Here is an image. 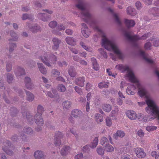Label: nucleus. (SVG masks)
I'll list each match as a JSON object with an SVG mask.
<instances>
[{"label": "nucleus", "mask_w": 159, "mask_h": 159, "mask_svg": "<svg viewBox=\"0 0 159 159\" xmlns=\"http://www.w3.org/2000/svg\"><path fill=\"white\" fill-rule=\"evenodd\" d=\"M93 28L98 33L99 35L102 37L101 43L102 46L107 50L113 52L120 59L122 58L123 55L115 42L108 39L104 32L96 25L94 24Z\"/></svg>", "instance_id": "nucleus-1"}, {"label": "nucleus", "mask_w": 159, "mask_h": 159, "mask_svg": "<svg viewBox=\"0 0 159 159\" xmlns=\"http://www.w3.org/2000/svg\"><path fill=\"white\" fill-rule=\"evenodd\" d=\"M124 35L128 39L134 44L139 40L146 39L149 36L150 34L149 33L145 34L141 37H139L137 35H133L130 32H126L125 33Z\"/></svg>", "instance_id": "nucleus-2"}, {"label": "nucleus", "mask_w": 159, "mask_h": 159, "mask_svg": "<svg viewBox=\"0 0 159 159\" xmlns=\"http://www.w3.org/2000/svg\"><path fill=\"white\" fill-rule=\"evenodd\" d=\"M77 7L81 10V17L84 20L87 21L88 20H90L91 19V16L89 13L88 10L85 9L84 4L81 2L77 5Z\"/></svg>", "instance_id": "nucleus-3"}, {"label": "nucleus", "mask_w": 159, "mask_h": 159, "mask_svg": "<svg viewBox=\"0 0 159 159\" xmlns=\"http://www.w3.org/2000/svg\"><path fill=\"white\" fill-rule=\"evenodd\" d=\"M48 56L47 54H44L42 57H40L39 59L46 65L48 66H51L57 61V58L54 55L50 57L49 59L47 58Z\"/></svg>", "instance_id": "nucleus-4"}, {"label": "nucleus", "mask_w": 159, "mask_h": 159, "mask_svg": "<svg viewBox=\"0 0 159 159\" xmlns=\"http://www.w3.org/2000/svg\"><path fill=\"white\" fill-rule=\"evenodd\" d=\"M45 13H39L38 15V18L43 21H48V19L50 17V16L49 14H50L52 13V11L46 10Z\"/></svg>", "instance_id": "nucleus-5"}, {"label": "nucleus", "mask_w": 159, "mask_h": 159, "mask_svg": "<svg viewBox=\"0 0 159 159\" xmlns=\"http://www.w3.org/2000/svg\"><path fill=\"white\" fill-rule=\"evenodd\" d=\"M134 151L136 156L140 158L144 157L146 156V153L144 150L140 147H136L134 148Z\"/></svg>", "instance_id": "nucleus-6"}, {"label": "nucleus", "mask_w": 159, "mask_h": 159, "mask_svg": "<svg viewBox=\"0 0 159 159\" xmlns=\"http://www.w3.org/2000/svg\"><path fill=\"white\" fill-rule=\"evenodd\" d=\"M63 136L62 133L59 131H57L55 133L54 143L56 146H59L61 144L60 139Z\"/></svg>", "instance_id": "nucleus-7"}, {"label": "nucleus", "mask_w": 159, "mask_h": 159, "mask_svg": "<svg viewBox=\"0 0 159 159\" xmlns=\"http://www.w3.org/2000/svg\"><path fill=\"white\" fill-rule=\"evenodd\" d=\"M125 114L127 117L131 120H135L137 118V114L133 110H127L126 111Z\"/></svg>", "instance_id": "nucleus-8"}, {"label": "nucleus", "mask_w": 159, "mask_h": 159, "mask_svg": "<svg viewBox=\"0 0 159 159\" xmlns=\"http://www.w3.org/2000/svg\"><path fill=\"white\" fill-rule=\"evenodd\" d=\"M139 54L148 63L150 64H153L154 63V61L151 59L148 58V55L146 54L142 50H140L139 51Z\"/></svg>", "instance_id": "nucleus-9"}, {"label": "nucleus", "mask_w": 159, "mask_h": 159, "mask_svg": "<svg viewBox=\"0 0 159 159\" xmlns=\"http://www.w3.org/2000/svg\"><path fill=\"white\" fill-rule=\"evenodd\" d=\"M136 88L134 85H129L126 89V91L129 95H134L136 92Z\"/></svg>", "instance_id": "nucleus-10"}, {"label": "nucleus", "mask_w": 159, "mask_h": 159, "mask_svg": "<svg viewBox=\"0 0 159 159\" xmlns=\"http://www.w3.org/2000/svg\"><path fill=\"white\" fill-rule=\"evenodd\" d=\"M35 120L36 123L38 126H41L43 124V120L42 116L40 115H36L35 116Z\"/></svg>", "instance_id": "nucleus-11"}, {"label": "nucleus", "mask_w": 159, "mask_h": 159, "mask_svg": "<svg viewBox=\"0 0 159 159\" xmlns=\"http://www.w3.org/2000/svg\"><path fill=\"white\" fill-rule=\"evenodd\" d=\"M82 27L81 29V32L83 35L86 38L88 37L89 35V33L88 32V28L86 25L84 24H82Z\"/></svg>", "instance_id": "nucleus-12"}, {"label": "nucleus", "mask_w": 159, "mask_h": 159, "mask_svg": "<svg viewBox=\"0 0 159 159\" xmlns=\"http://www.w3.org/2000/svg\"><path fill=\"white\" fill-rule=\"evenodd\" d=\"M34 156L35 159H41L44 158V157L43 152L40 150L35 151L34 154Z\"/></svg>", "instance_id": "nucleus-13"}, {"label": "nucleus", "mask_w": 159, "mask_h": 159, "mask_svg": "<svg viewBox=\"0 0 159 159\" xmlns=\"http://www.w3.org/2000/svg\"><path fill=\"white\" fill-rule=\"evenodd\" d=\"M53 45L52 46L53 49L56 50L58 49L61 40L56 38H54L52 39Z\"/></svg>", "instance_id": "nucleus-14"}, {"label": "nucleus", "mask_w": 159, "mask_h": 159, "mask_svg": "<svg viewBox=\"0 0 159 159\" xmlns=\"http://www.w3.org/2000/svg\"><path fill=\"white\" fill-rule=\"evenodd\" d=\"M85 81L84 77H80L77 78L75 81V84L81 87H83L84 84V82Z\"/></svg>", "instance_id": "nucleus-15"}, {"label": "nucleus", "mask_w": 159, "mask_h": 159, "mask_svg": "<svg viewBox=\"0 0 159 159\" xmlns=\"http://www.w3.org/2000/svg\"><path fill=\"white\" fill-rule=\"evenodd\" d=\"M15 72L17 77L25 74L24 69L23 68L18 67L15 70Z\"/></svg>", "instance_id": "nucleus-16"}, {"label": "nucleus", "mask_w": 159, "mask_h": 159, "mask_svg": "<svg viewBox=\"0 0 159 159\" xmlns=\"http://www.w3.org/2000/svg\"><path fill=\"white\" fill-rule=\"evenodd\" d=\"M25 82L26 86L28 89H30L32 88L33 84L31 83V79L29 77H26L25 78Z\"/></svg>", "instance_id": "nucleus-17"}, {"label": "nucleus", "mask_w": 159, "mask_h": 159, "mask_svg": "<svg viewBox=\"0 0 159 159\" xmlns=\"http://www.w3.org/2000/svg\"><path fill=\"white\" fill-rule=\"evenodd\" d=\"M70 150V148L69 146H65L61 150V153L62 156H65L69 152Z\"/></svg>", "instance_id": "nucleus-18"}, {"label": "nucleus", "mask_w": 159, "mask_h": 159, "mask_svg": "<svg viewBox=\"0 0 159 159\" xmlns=\"http://www.w3.org/2000/svg\"><path fill=\"white\" fill-rule=\"evenodd\" d=\"M38 66L40 72L43 74H45L47 73V70L45 67L42 63H38Z\"/></svg>", "instance_id": "nucleus-19"}, {"label": "nucleus", "mask_w": 159, "mask_h": 159, "mask_svg": "<svg viewBox=\"0 0 159 159\" xmlns=\"http://www.w3.org/2000/svg\"><path fill=\"white\" fill-rule=\"evenodd\" d=\"M125 135L124 132L121 130H118L116 133L114 134L113 137L115 139H116L118 137L122 138Z\"/></svg>", "instance_id": "nucleus-20"}, {"label": "nucleus", "mask_w": 159, "mask_h": 159, "mask_svg": "<svg viewBox=\"0 0 159 159\" xmlns=\"http://www.w3.org/2000/svg\"><path fill=\"white\" fill-rule=\"evenodd\" d=\"M105 150L107 152H111L114 150V148L109 144H106L104 147Z\"/></svg>", "instance_id": "nucleus-21"}, {"label": "nucleus", "mask_w": 159, "mask_h": 159, "mask_svg": "<svg viewBox=\"0 0 159 159\" xmlns=\"http://www.w3.org/2000/svg\"><path fill=\"white\" fill-rule=\"evenodd\" d=\"M102 107L104 111L108 112H109L112 109L111 105L107 104H103Z\"/></svg>", "instance_id": "nucleus-22"}, {"label": "nucleus", "mask_w": 159, "mask_h": 159, "mask_svg": "<svg viewBox=\"0 0 159 159\" xmlns=\"http://www.w3.org/2000/svg\"><path fill=\"white\" fill-rule=\"evenodd\" d=\"M66 41L67 44L70 45H74L76 44L75 40L70 37H67L66 39Z\"/></svg>", "instance_id": "nucleus-23"}, {"label": "nucleus", "mask_w": 159, "mask_h": 159, "mask_svg": "<svg viewBox=\"0 0 159 159\" xmlns=\"http://www.w3.org/2000/svg\"><path fill=\"white\" fill-rule=\"evenodd\" d=\"M125 23L128 27L134 26L135 24L134 21L132 20L125 19Z\"/></svg>", "instance_id": "nucleus-24"}, {"label": "nucleus", "mask_w": 159, "mask_h": 159, "mask_svg": "<svg viewBox=\"0 0 159 159\" xmlns=\"http://www.w3.org/2000/svg\"><path fill=\"white\" fill-rule=\"evenodd\" d=\"M151 12L154 16H159V8L154 7L151 10Z\"/></svg>", "instance_id": "nucleus-25"}, {"label": "nucleus", "mask_w": 159, "mask_h": 159, "mask_svg": "<svg viewBox=\"0 0 159 159\" xmlns=\"http://www.w3.org/2000/svg\"><path fill=\"white\" fill-rule=\"evenodd\" d=\"M127 12L128 14L131 16H134L136 13L135 9L131 7L127 8Z\"/></svg>", "instance_id": "nucleus-26"}, {"label": "nucleus", "mask_w": 159, "mask_h": 159, "mask_svg": "<svg viewBox=\"0 0 159 159\" xmlns=\"http://www.w3.org/2000/svg\"><path fill=\"white\" fill-rule=\"evenodd\" d=\"M82 112L80 110L75 109L73 110L71 112V114L75 117H79L81 114Z\"/></svg>", "instance_id": "nucleus-27"}, {"label": "nucleus", "mask_w": 159, "mask_h": 159, "mask_svg": "<svg viewBox=\"0 0 159 159\" xmlns=\"http://www.w3.org/2000/svg\"><path fill=\"white\" fill-rule=\"evenodd\" d=\"M62 106L64 109H68L71 107V103L69 101H65L63 103Z\"/></svg>", "instance_id": "nucleus-28"}, {"label": "nucleus", "mask_w": 159, "mask_h": 159, "mask_svg": "<svg viewBox=\"0 0 159 159\" xmlns=\"http://www.w3.org/2000/svg\"><path fill=\"white\" fill-rule=\"evenodd\" d=\"M95 117V120L98 123H99L103 120V116L99 114H96Z\"/></svg>", "instance_id": "nucleus-29"}, {"label": "nucleus", "mask_w": 159, "mask_h": 159, "mask_svg": "<svg viewBox=\"0 0 159 159\" xmlns=\"http://www.w3.org/2000/svg\"><path fill=\"white\" fill-rule=\"evenodd\" d=\"M119 111L118 107H115V109L113 110L111 112V117H116L118 115Z\"/></svg>", "instance_id": "nucleus-30"}, {"label": "nucleus", "mask_w": 159, "mask_h": 159, "mask_svg": "<svg viewBox=\"0 0 159 159\" xmlns=\"http://www.w3.org/2000/svg\"><path fill=\"white\" fill-rule=\"evenodd\" d=\"M98 139L97 137L95 138L93 141L91 143L90 145V147L93 148L96 147L98 145Z\"/></svg>", "instance_id": "nucleus-31"}, {"label": "nucleus", "mask_w": 159, "mask_h": 159, "mask_svg": "<svg viewBox=\"0 0 159 159\" xmlns=\"http://www.w3.org/2000/svg\"><path fill=\"white\" fill-rule=\"evenodd\" d=\"M44 111V109L43 107L41 105H38V107H37V113L36 114V115H37L38 116L39 115H40V116H41V115L43 112Z\"/></svg>", "instance_id": "nucleus-32"}, {"label": "nucleus", "mask_w": 159, "mask_h": 159, "mask_svg": "<svg viewBox=\"0 0 159 159\" xmlns=\"http://www.w3.org/2000/svg\"><path fill=\"white\" fill-rule=\"evenodd\" d=\"M26 94L27 95V100L29 101H32L34 100V96L32 93L29 92H27Z\"/></svg>", "instance_id": "nucleus-33"}, {"label": "nucleus", "mask_w": 159, "mask_h": 159, "mask_svg": "<svg viewBox=\"0 0 159 159\" xmlns=\"http://www.w3.org/2000/svg\"><path fill=\"white\" fill-rule=\"evenodd\" d=\"M91 61L93 64V68L95 70H98L99 67L96 59L94 58H91Z\"/></svg>", "instance_id": "nucleus-34"}, {"label": "nucleus", "mask_w": 159, "mask_h": 159, "mask_svg": "<svg viewBox=\"0 0 159 159\" xmlns=\"http://www.w3.org/2000/svg\"><path fill=\"white\" fill-rule=\"evenodd\" d=\"M149 41L152 42L153 45L154 46L157 47L159 46V39L153 38L151 39Z\"/></svg>", "instance_id": "nucleus-35"}, {"label": "nucleus", "mask_w": 159, "mask_h": 159, "mask_svg": "<svg viewBox=\"0 0 159 159\" xmlns=\"http://www.w3.org/2000/svg\"><path fill=\"white\" fill-rule=\"evenodd\" d=\"M60 75L59 71L57 69H53L51 72V75L53 77H57Z\"/></svg>", "instance_id": "nucleus-36"}, {"label": "nucleus", "mask_w": 159, "mask_h": 159, "mask_svg": "<svg viewBox=\"0 0 159 159\" xmlns=\"http://www.w3.org/2000/svg\"><path fill=\"white\" fill-rule=\"evenodd\" d=\"M109 83L106 82H101L100 83L98 84V87L100 88H107L108 87V84H109Z\"/></svg>", "instance_id": "nucleus-37"}, {"label": "nucleus", "mask_w": 159, "mask_h": 159, "mask_svg": "<svg viewBox=\"0 0 159 159\" xmlns=\"http://www.w3.org/2000/svg\"><path fill=\"white\" fill-rule=\"evenodd\" d=\"M97 152L100 155H102L104 154V150L102 147H99L97 149Z\"/></svg>", "instance_id": "nucleus-38"}, {"label": "nucleus", "mask_w": 159, "mask_h": 159, "mask_svg": "<svg viewBox=\"0 0 159 159\" xmlns=\"http://www.w3.org/2000/svg\"><path fill=\"white\" fill-rule=\"evenodd\" d=\"M80 44L82 46V47L85 50L90 52L92 51V48L88 47L83 42H81L80 43Z\"/></svg>", "instance_id": "nucleus-39"}, {"label": "nucleus", "mask_w": 159, "mask_h": 159, "mask_svg": "<svg viewBox=\"0 0 159 159\" xmlns=\"http://www.w3.org/2000/svg\"><path fill=\"white\" fill-rule=\"evenodd\" d=\"M157 127L155 126H147L146 129L147 131L150 132L155 130L157 129Z\"/></svg>", "instance_id": "nucleus-40"}, {"label": "nucleus", "mask_w": 159, "mask_h": 159, "mask_svg": "<svg viewBox=\"0 0 159 159\" xmlns=\"http://www.w3.org/2000/svg\"><path fill=\"white\" fill-rule=\"evenodd\" d=\"M106 122L107 126L110 127L112 125L111 119L109 117H107L106 119Z\"/></svg>", "instance_id": "nucleus-41"}, {"label": "nucleus", "mask_w": 159, "mask_h": 159, "mask_svg": "<svg viewBox=\"0 0 159 159\" xmlns=\"http://www.w3.org/2000/svg\"><path fill=\"white\" fill-rule=\"evenodd\" d=\"M99 52L105 58L107 57V55L106 52H105L104 50L102 48H100L98 50Z\"/></svg>", "instance_id": "nucleus-42"}, {"label": "nucleus", "mask_w": 159, "mask_h": 159, "mask_svg": "<svg viewBox=\"0 0 159 159\" xmlns=\"http://www.w3.org/2000/svg\"><path fill=\"white\" fill-rule=\"evenodd\" d=\"M108 142L107 139L104 137H102L100 143L101 145L103 146L106 143H107Z\"/></svg>", "instance_id": "nucleus-43"}, {"label": "nucleus", "mask_w": 159, "mask_h": 159, "mask_svg": "<svg viewBox=\"0 0 159 159\" xmlns=\"http://www.w3.org/2000/svg\"><path fill=\"white\" fill-rule=\"evenodd\" d=\"M137 134L140 137L142 138L144 135V133L141 129L138 130L137 132Z\"/></svg>", "instance_id": "nucleus-44"}, {"label": "nucleus", "mask_w": 159, "mask_h": 159, "mask_svg": "<svg viewBox=\"0 0 159 159\" xmlns=\"http://www.w3.org/2000/svg\"><path fill=\"white\" fill-rule=\"evenodd\" d=\"M3 150L8 155H11L13 154V153L11 151L7 149V148L6 147V148H2Z\"/></svg>", "instance_id": "nucleus-45"}, {"label": "nucleus", "mask_w": 159, "mask_h": 159, "mask_svg": "<svg viewBox=\"0 0 159 159\" xmlns=\"http://www.w3.org/2000/svg\"><path fill=\"white\" fill-rule=\"evenodd\" d=\"M30 29L31 31L33 32H35L40 30V27L37 26L32 27L30 28Z\"/></svg>", "instance_id": "nucleus-46"}, {"label": "nucleus", "mask_w": 159, "mask_h": 159, "mask_svg": "<svg viewBox=\"0 0 159 159\" xmlns=\"http://www.w3.org/2000/svg\"><path fill=\"white\" fill-rule=\"evenodd\" d=\"M83 151L85 152H88L90 151V148L88 145H86L83 148Z\"/></svg>", "instance_id": "nucleus-47"}, {"label": "nucleus", "mask_w": 159, "mask_h": 159, "mask_svg": "<svg viewBox=\"0 0 159 159\" xmlns=\"http://www.w3.org/2000/svg\"><path fill=\"white\" fill-rule=\"evenodd\" d=\"M58 89L61 92H64L65 91L66 88L63 85L59 84L58 87Z\"/></svg>", "instance_id": "nucleus-48"}, {"label": "nucleus", "mask_w": 159, "mask_h": 159, "mask_svg": "<svg viewBox=\"0 0 159 159\" xmlns=\"http://www.w3.org/2000/svg\"><path fill=\"white\" fill-rule=\"evenodd\" d=\"M57 24L56 21H53L49 23V25L50 27L54 28L57 26Z\"/></svg>", "instance_id": "nucleus-49"}, {"label": "nucleus", "mask_w": 159, "mask_h": 159, "mask_svg": "<svg viewBox=\"0 0 159 159\" xmlns=\"http://www.w3.org/2000/svg\"><path fill=\"white\" fill-rule=\"evenodd\" d=\"M69 74L70 75L71 77H74L75 75V72L72 69L69 70Z\"/></svg>", "instance_id": "nucleus-50"}, {"label": "nucleus", "mask_w": 159, "mask_h": 159, "mask_svg": "<svg viewBox=\"0 0 159 159\" xmlns=\"http://www.w3.org/2000/svg\"><path fill=\"white\" fill-rule=\"evenodd\" d=\"M75 91L79 94L81 95L83 93L81 89L77 86H75Z\"/></svg>", "instance_id": "nucleus-51"}, {"label": "nucleus", "mask_w": 159, "mask_h": 159, "mask_svg": "<svg viewBox=\"0 0 159 159\" xmlns=\"http://www.w3.org/2000/svg\"><path fill=\"white\" fill-rule=\"evenodd\" d=\"M12 75L10 74H8L7 75V80L9 83H10L13 80Z\"/></svg>", "instance_id": "nucleus-52"}, {"label": "nucleus", "mask_w": 159, "mask_h": 159, "mask_svg": "<svg viewBox=\"0 0 159 159\" xmlns=\"http://www.w3.org/2000/svg\"><path fill=\"white\" fill-rule=\"evenodd\" d=\"M151 44L150 42L146 43L144 45V48L146 49H151Z\"/></svg>", "instance_id": "nucleus-53"}, {"label": "nucleus", "mask_w": 159, "mask_h": 159, "mask_svg": "<svg viewBox=\"0 0 159 159\" xmlns=\"http://www.w3.org/2000/svg\"><path fill=\"white\" fill-rule=\"evenodd\" d=\"M24 130L26 133L28 134H30L32 131V129L30 127L25 128Z\"/></svg>", "instance_id": "nucleus-54"}, {"label": "nucleus", "mask_w": 159, "mask_h": 159, "mask_svg": "<svg viewBox=\"0 0 159 159\" xmlns=\"http://www.w3.org/2000/svg\"><path fill=\"white\" fill-rule=\"evenodd\" d=\"M11 37L13 38V40L14 41H16L18 37L16 34L14 33H11Z\"/></svg>", "instance_id": "nucleus-55"}, {"label": "nucleus", "mask_w": 159, "mask_h": 159, "mask_svg": "<svg viewBox=\"0 0 159 159\" xmlns=\"http://www.w3.org/2000/svg\"><path fill=\"white\" fill-rule=\"evenodd\" d=\"M92 89V85L89 83H87L86 87V89L87 91H89Z\"/></svg>", "instance_id": "nucleus-56"}, {"label": "nucleus", "mask_w": 159, "mask_h": 159, "mask_svg": "<svg viewBox=\"0 0 159 159\" xmlns=\"http://www.w3.org/2000/svg\"><path fill=\"white\" fill-rule=\"evenodd\" d=\"M57 28L59 30H64L66 28V27L63 26V25L60 24L58 25Z\"/></svg>", "instance_id": "nucleus-57"}, {"label": "nucleus", "mask_w": 159, "mask_h": 159, "mask_svg": "<svg viewBox=\"0 0 159 159\" xmlns=\"http://www.w3.org/2000/svg\"><path fill=\"white\" fill-rule=\"evenodd\" d=\"M135 6L138 9H140L141 7V4L139 2H137L135 3Z\"/></svg>", "instance_id": "nucleus-58"}, {"label": "nucleus", "mask_w": 159, "mask_h": 159, "mask_svg": "<svg viewBox=\"0 0 159 159\" xmlns=\"http://www.w3.org/2000/svg\"><path fill=\"white\" fill-rule=\"evenodd\" d=\"M83 157V155L81 153H78L75 156V159H80Z\"/></svg>", "instance_id": "nucleus-59"}, {"label": "nucleus", "mask_w": 159, "mask_h": 159, "mask_svg": "<svg viewBox=\"0 0 159 159\" xmlns=\"http://www.w3.org/2000/svg\"><path fill=\"white\" fill-rule=\"evenodd\" d=\"M143 116L142 114L139 113L138 114V116H137V118L139 120L142 121V120Z\"/></svg>", "instance_id": "nucleus-60"}, {"label": "nucleus", "mask_w": 159, "mask_h": 159, "mask_svg": "<svg viewBox=\"0 0 159 159\" xmlns=\"http://www.w3.org/2000/svg\"><path fill=\"white\" fill-rule=\"evenodd\" d=\"M16 46V44L15 43H12L10 45V51L11 52L13 50L14 48Z\"/></svg>", "instance_id": "nucleus-61"}, {"label": "nucleus", "mask_w": 159, "mask_h": 159, "mask_svg": "<svg viewBox=\"0 0 159 159\" xmlns=\"http://www.w3.org/2000/svg\"><path fill=\"white\" fill-rule=\"evenodd\" d=\"M107 71L108 74V75H111L112 77H114V78L115 77V75L114 74H112V72L111 71V70L110 69H108L107 70Z\"/></svg>", "instance_id": "nucleus-62"}, {"label": "nucleus", "mask_w": 159, "mask_h": 159, "mask_svg": "<svg viewBox=\"0 0 159 159\" xmlns=\"http://www.w3.org/2000/svg\"><path fill=\"white\" fill-rule=\"evenodd\" d=\"M157 154V152L156 151H153L151 152V155L152 157L155 158V157H156Z\"/></svg>", "instance_id": "nucleus-63"}, {"label": "nucleus", "mask_w": 159, "mask_h": 159, "mask_svg": "<svg viewBox=\"0 0 159 159\" xmlns=\"http://www.w3.org/2000/svg\"><path fill=\"white\" fill-rule=\"evenodd\" d=\"M46 94L47 96H48L50 98H53L54 97V95H53L52 93L50 92H48L46 93Z\"/></svg>", "instance_id": "nucleus-64"}]
</instances>
